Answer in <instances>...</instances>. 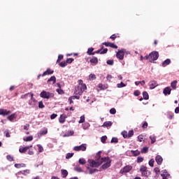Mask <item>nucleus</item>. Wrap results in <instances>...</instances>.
Returning a JSON list of instances; mask_svg holds the SVG:
<instances>
[{
  "mask_svg": "<svg viewBox=\"0 0 179 179\" xmlns=\"http://www.w3.org/2000/svg\"><path fill=\"white\" fill-rule=\"evenodd\" d=\"M87 89L86 84L83 83V80H78V85H76L75 87L74 94L76 95L82 96L83 92Z\"/></svg>",
  "mask_w": 179,
  "mask_h": 179,
  "instance_id": "f257e3e1",
  "label": "nucleus"
},
{
  "mask_svg": "<svg viewBox=\"0 0 179 179\" xmlns=\"http://www.w3.org/2000/svg\"><path fill=\"white\" fill-rule=\"evenodd\" d=\"M159 59V52L153 51L150 52L148 55L144 57V59L150 61V62H153L154 61H157Z\"/></svg>",
  "mask_w": 179,
  "mask_h": 179,
  "instance_id": "f03ea898",
  "label": "nucleus"
},
{
  "mask_svg": "<svg viewBox=\"0 0 179 179\" xmlns=\"http://www.w3.org/2000/svg\"><path fill=\"white\" fill-rule=\"evenodd\" d=\"M101 164L104 163L101 167V169H103V170H106V169H108L110 166H111V160L108 157L101 158Z\"/></svg>",
  "mask_w": 179,
  "mask_h": 179,
  "instance_id": "7ed1b4c3",
  "label": "nucleus"
},
{
  "mask_svg": "<svg viewBox=\"0 0 179 179\" xmlns=\"http://www.w3.org/2000/svg\"><path fill=\"white\" fill-rule=\"evenodd\" d=\"M97 157L99 158L97 161L93 159L88 160L91 167H99V166H101V158L100 155H97Z\"/></svg>",
  "mask_w": 179,
  "mask_h": 179,
  "instance_id": "20e7f679",
  "label": "nucleus"
},
{
  "mask_svg": "<svg viewBox=\"0 0 179 179\" xmlns=\"http://www.w3.org/2000/svg\"><path fill=\"white\" fill-rule=\"evenodd\" d=\"M40 97H42V99H52L54 97V93L47 92V91H42L40 94Z\"/></svg>",
  "mask_w": 179,
  "mask_h": 179,
  "instance_id": "39448f33",
  "label": "nucleus"
},
{
  "mask_svg": "<svg viewBox=\"0 0 179 179\" xmlns=\"http://www.w3.org/2000/svg\"><path fill=\"white\" fill-rule=\"evenodd\" d=\"M125 55V50H118V52L116 54V57L118 59H120L121 61L124 59V56Z\"/></svg>",
  "mask_w": 179,
  "mask_h": 179,
  "instance_id": "423d86ee",
  "label": "nucleus"
},
{
  "mask_svg": "<svg viewBox=\"0 0 179 179\" xmlns=\"http://www.w3.org/2000/svg\"><path fill=\"white\" fill-rule=\"evenodd\" d=\"M86 149H87L86 144H82L79 146H75L73 148V150H75L76 152H80V150L82 152H85Z\"/></svg>",
  "mask_w": 179,
  "mask_h": 179,
  "instance_id": "0eeeda50",
  "label": "nucleus"
},
{
  "mask_svg": "<svg viewBox=\"0 0 179 179\" xmlns=\"http://www.w3.org/2000/svg\"><path fill=\"white\" fill-rule=\"evenodd\" d=\"M132 170V166L127 165L120 170L121 174L129 173Z\"/></svg>",
  "mask_w": 179,
  "mask_h": 179,
  "instance_id": "6e6552de",
  "label": "nucleus"
},
{
  "mask_svg": "<svg viewBox=\"0 0 179 179\" xmlns=\"http://www.w3.org/2000/svg\"><path fill=\"white\" fill-rule=\"evenodd\" d=\"M11 113L12 111L10 110L0 108V115H3V117H5V115H9V114H11Z\"/></svg>",
  "mask_w": 179,
  "mask_h": 179,
  "instance_id": "1a4fd4ad",
  "label": "nucleus"
},
{
  "mask_svg": "<svg viewBox=\"0 0 179 179\" xmlns=\"http://www.w3.org/2000/svg\"><path fill=\"white\" fill-rule=\"evenodd\" d=\"M90 62L91 65H97V64H99V59L96 57H92V58L90 59Z\"/></svg>",
  "mask_w": 179,
  "mask_h": 179,
  "instance_id": "9d476101",
  "label": "nucleus"
},
{
  "mask_svg": "<svg viewBox=\"0 0 179 179\" xmlns=\"http://www.w3.org/2000/svg\"><path fill=\"white\" fill-rule=\"evenodd\" d=\"M52 73H54V70L49 68L42 74V77L47 76V75H52Z\"/></svg>",
  "mask_w": 179,
  "mask_h": 179,
  "instance_id": "9b49d317",
  "label": "nucleus"
},
{
  "mask_svg": "<svg viewBox=\"0 0 179 179\" xmlns=\"http://www.w3.org/2000/svg\"><path fill=\"white\" fill-rule=\"evenodd\" d=\"M163 93L164 96L171 94V88L170 87H166L164 89Z\"/></svg>",
  "mask_w": 179,
  "mask_h": 179,
  "instance_id": "f8f14e48",
  "label": "nucleus"
},
{
  "mask_svg": "<svg viewBox=\"0 0 179 179\" xmlns=\"http://www.w3.org/2000/svg\"><path fill=\"white\" fill-rule=\"evenodd\" d=\"M66 118H68L66 115H64V114L61 115L59 118V122H60V124H64V122H65V120H66Z\"/></svg>",
  "mask_w": 179,
  "mask_h": 179,
  "instance_id": "ddd939ff",
  "label": "nucleus"
},
{
  "mask_svg": "<svg viewBox=\"0 0 179 179\" xmlns=\"http://www.w3.org/2000/svg\"><path fill=\"white\" fill-rule=\"evenodd\" d=\"M155 161L157 163V164L160 165L163 163V157H162V156L160 155H157L155 157Z\"/></svg>",
  "mask_w": 179,
  "mask_h": 179,
  "instance_id": "4468645a",
  "label": "nucleus"
},
{
  "mask_svg": "<svg viewBox=\"0 0 179 179\" xmlns=\"http://www.w3.org/2000/svg\"><path fill=\"white\" fill-rule=\"evenodd\" d=\"M29 149H30V146H26L24 148H20L19 149V152H20V153H26L28 151V150H29Z\"/></svg>",
  "mask_w": 179,
  "mask_h": 179,
  "instance_id": "2eb2a0df",
  "label": "nucleus"
},
{
  "mask_svg": "<svg viewBox=\"0 0 179 179\" xmlns=\"http://www.w3.org/2000/svg\"><path fill=\"white\" fill-rule=\"evenodd\" d=\"M171 64V60L170 59H166L162 64V66L164 68L167 66V65H170Z\"/></svg>",
  "mask_w": 179,
  "mask_h": 179,
  "instance_id": "dca6fc26",
  "label": "nucleus"
},
{
  "mask_svg": "<svg viewBox=\"0 0 179 179\" xmlns=\"http://www.w3.org/2000/svg\"><path fill=\"white\" fill-rule=\"evenodd\" d=\"M155 87H157V82L155 80L150 82V89L153 90Z\"/></svg>",
  "mask_w": 179,
  "mask_h": 179,
  "instance_id": "f3484780",
  "label": "nucleus"
},
{
  "mask_svg": "<svg viewBox=\"0 0 179 179\" xmlns=\"http://www.w3.org/2000/svg\"><path fill=\"white\" fill-rule=\"evenodd\" d=\"M57 85L58 87H59V88H57V89L56 90V92H58V94H64L65 92H64V90H62L61 89V84L57 83Z\"/></svg>",
  "mask_w": 179,
  "mask_h": 179,
  "instance_id": "a211bd4d",
  "label": "nucleus"
},
{
  "mask_svg": "<svg viewBox=\"0 0 179 179\" xmlns=\"http://www.w3.org/2000/svg\"><path fill=\"white\" fill-rule=\"evenodd\" d=\"M61 173H62V177L63 178H66V177H68V171H66L65 169H62Z\"/></svg>",
  "mask_w": 179,
  "mask_h": 179,
  "instance_id": "6ab92c4d",
  "label": "nucleus"
},
{
  "mask_svg": "<svg viewBox=\"0 0 179 179\" xmlns=\"http://www.w3.org/2000/svg\"><path fill=\"white\" fill-rule=\"evenodd\" d=\"M177 83H178V82L177 81V80H173L171 83V87H172V89L173 90H176V89H177Z\"/></svg>",
  "mask_w": 179,
  "mask_h": 179,
  "instance_id": "aec40b11",
  "label": "nucleus"
},
{
  "mask_svg": "<svg viewBox=\"0 0 179 179\" xmlns=\"http://www.w3.org/2000/svg\"><path fill=\"white\" fill-rule=\"evenodd\" d=\"M16 118V113H13L9 116H8L7 119L8 121H13V120H15Z\"/></svg>",
  "mask_w": 179,
  "mask_h": 179,
  "instance_id": "412c9836",
  "label": "nucleus"
},
{
  "mask_svg": "<svg viewBox=\"0 0 179 179\" xmlns=\"http://www.w3.org/2000/svg\"><path fill=\"white\" fill-rule=\"evenodd\" d=\"M14 166L15 169H22L23 167H26V164H15Z\"/></svg>",
  "mask_w": 179,
  "mask_h": 179,
  "instance_id": "4be33fe9",
  "label": "nucleus"
},
{
  "mask_svg": "<svg viewBox=\"0 0 179 179\" xmlns=\"http://www.w3.org/2000/svg\"><path fill=\"white\" fill-rule=\"evenodd\" d=\"M93 51H94V48H88V50H87V54L88 55H94V53Z\"/></svg>",
  "mask_w": 179,
  "mask_h": 179,
  "instance_id": "5701e85b",
  "label": "nucleus"
},
{
  "mask_svg": "<svg viewBox=\"0 0 179 179\" xmlns=\"http://www.w3.org/2000/svg\"><path fill=\"white\" fill-rule=\"evenodd\" d=\"M111 125H113V122H111L110 121H108V122H105L102 125V127H106V128H108L111 127Z\"/></svg>",
  "mask_w": 179,
  "mask_h": 179,
  "instance_id": "b1692460",
  "label": "nucleus"
},
{
  "mask_svg": "<svg viewBox=\"0 0 179 179\" xmlns=\"http://www.w3.org/2000/svg\"><path fill=\"white\" fill-rule=\"evenodd\" d=\"M48 134V129L47 128H44L43 130L41 131L40 136H43V135H47Z\"/></svg>",
  "mask_w": 179,
  "mask_h": 179,
  "instance_id": "393cba45",
  "label": "nucleus"
},
{
  "mask_svg": "<svg viewBox=\"0 0 179 179\" xmlns=\"http://www.w3.org/2000/svg\"><path fill=\"white\" fill-rule=\"evenodd\" d=\"M131 152L133 156H135V157L139 156L141 155V152L139 150H131Z\"/></svg>",
  "mask_w": 179,
  "mask_h": 179,
  "instance_id": "a878e982",
  "label": "nucleus"
},
{
  "mask_svg": "<svg viewBox=\"0 0 179 179\" xmlns=\"http://www.w3.org/2000/svg\"><path fill=\"white\" fill-rule=\"evenodd\" d=\"M161 176L162 177H170V174L169 173V172H167L166 170H164Z\"/></svg>",
  "mask_w": 179,
  "mask_h": 179,
  "instance_id": "bb28decb",
  "label": "nucleus"
},
{
  "mask_svg": "<svg viewBox=\"0 0 179 179\" xmlns=\"http://www.w3.org/2000/svg\"><path fill=\"white\" fill-rule=\"evenodd\" d=\"M48 82H53V85H54V83L57 82V78H55V76H53L50 79H48Z\"/></svg>",
  "mask_w": 179,
  "mask_h": 179,
  "instance_id": "cd10ccee",
  "label": "nucleus"
},
{
  "mask_svg": "<svg viewBox=\"0 0 179 179\" xmlns=\"http://www.w3.org/2000/svg\"><path fill=\"white\" fill-rule=\"evenodd\" d=\"M143 96L144 100H149V94H148L147 92H143Z\"/></svg>",
  "mask_w": 179,
  "mask_h": 179,
  "instance_id": "c85d7f7f",
  "label": "nucleus"
},
{
  "mask_svg": "<svg viewBox=\"0 0 179 179\" xmlns=\"http://www.w3.org/2000/svg\"><path fill=\"white\" fill-rule=\"evenodd\" d=\"M20 173L21 174H23V176H27V174H30V170L27 169V170L21 171Z\"/></svg>",
  "mask_w": 179,
  "mask_h": 179,
  "instance_id": "c756f323",
  "label": "nucleus"
},
{
  "mask_svg": "<svg viewBox=\"0 0 179 179\" xmlns=\"http://www.w3.org/2000/svg\"><path fill=\"white\" fill-rule=\"evenodd\" d=\"M89 78H90V80H96V79H97V77L94 74L91 73L89 76Z\"/></svg>",
  "mask_w": 179,
  "mask_h": 179,
  "instance_id": "7c9ffc66",
  "label": "nucleus"
},
{
  "mask_svg": "<svg viewBox=\"0 0 179 179\" xmlns=\"http://www.w3.org/2000/svg\"><path fill=\"white\" fill-rule=\"evenodd\" d=\"M150 139L151 141L152 144L155 143V142H156V136H155V135L150 136Z\"/></svg>",
  "mask_w": 179,
  "mask_h": 179,
  "instance_id": "2f4dec72",
  "label": "nucleus"
},
{
  "mask_svg": "<svg viewBox=\"0 0 179 179\" xmlns=\"http://www.w3.org/2000/svg\"><path fill=\"white\" fill-rule=\"evenodd\" d=\"M167 117L169 120H171L172 118L174 117V113H171V112H168L167 113Z\"/></svg>",
  "mask_w": 179,
  "mask_h": 179,
  "instance_id": "473e14b6",
  "label": "nucleus"
},
{
  "mask_svg": "<svg viewBox=\"0 0 179 179\" xmlns=\"http://www.w3.org/2000/svg\"><path fill=\"white\" fill-rule=\"evenodd\" d=\"M38 150L40 153H42V152H44V148H43V146H41V145L38 144Z\"/></svg>",
  "mask_w": 179,
  "mask_h": 179,
  "instance_id": "72a5a7b5",
  "label": "nucleus"
},
{
  "mask_svg": "<svg viewBox=\"0 0 179 179\" xmlns=\"http://www.w3.org/2000/svg\"><path fill=\"white\" fill-rule=\"evenodd\" d=\"M148 171V167L143 165L141 166V169H140L141 173H143L144 171Z\"/></svg>",
  "mask_w": 179,
  "mask_h": 179,
  "instance_id": "f704fd0d",
  "label": "nucleus"
},
{
  "mask_svg": "<svg viewBox=\"0 0 179 179\" xmlns=\"http://www.w3.org/2000/svg\"><path fill=\"white\" fill-rule=\"evenodd\" d=\"M149 152V148L148 147H143L141 150V153H148Z\"/></svg>",
  "mask_w": 179,
  "mask_h": 179,
  "instance_id": "c9c22d12",
  "label": "nucleus"
},
{
  "mask_svg": "<svg viewBox=\"0 0 179 179\" xmlns=\"http://www.w3.org/2000/svg\"><path fill=\"white\" fill-rule=\"evenodd\" d=\"M142 176L143 177H148V176H149V174H150V172L145 171L144 172H141Z\"/></svg>",
  "mask_w": 179,
  "mask_h": 179,
  "instance_id": "e433bc0d",
  "label": "nucleus"
},
{
  "mask_svg": "<svg viewBox=\"0 0 179 179\" xmlns=\"http://www.w3.org/2000/svg\"><path fill=\"white\" fill-rule=\"evenodd\" d=\"M122 135L124 139L128 138V132L127 131H124L122 132Z\"/></svg>",
  "mask_w": 179,
  "mask_h": 179,
  "instance_id": "4c0bfd02",
  "label": "nucleus"
},
{
  "mask_svg": "<svg viewBox=\"0 0 179 179\" xmlns=\"http://www.w3.org/2000/svg\"><path fill=\"white\" fill-rule=\"evenodd\" d=\"M24 141H25V142H31V141H33V136H27L26 139H24Z\"/></svg>",
  "mask_w": 179,
  "mask_h": 179,
  "instance_id": "58836bf2",
  "label": "nucleus"
},
{
  "mask_svg": "<svg viewBox=\"0 0 179 179\" xmlns=\"http://www.w3.org/2000/svg\"><path fill=\"white\" fill-rule=\"evenodd\" d=\"M125 86H127V85L124 84V83H122V82L117 84V87H118V88L125 87Z\"/></svg>",
  "mask_w": 179,
  "mask_h": 179,
  "instance_id": "ea45409f",
  "label": "nucleus"
},
{
  "mask_svg": "<svg viewBox=\"0 0 179 179\" xmlns=\"http://www.w3.org/2000/svg\"><path fill=\"white\" fill-rule=\"evenodd\" d=\"M128 138H131V136H134V130H130L127 133Z\"/></svg>",
  "mask_w": 179,
  "mask_h": 179,
  "instance_id": "a19ab883",
  "label": "nucleus"
},
{
  "mask_svg": "<svg viewBox=\"0 0 179 179\" xmlns=\"http://www.w3.org/2000/svg\"><path fill=\"white\" fill-rule=\"evenodd\" d=\"M66 65H68L66 62H62L59 63V66H61L62 68H65V66H66Z\"/></svg>",
  "mask_w": 179,
  "mask_h": 179,
  "instance_id": "79ce46f5",
  "label": "nucleus"
},
{
  "mask_svg": "<svg viewBox=\"0 0 179 179\" xmlns=\"http://www.w3.org/2000/svg\"><path fill=\"white\" fill-rule=\"evenodd\" d=\"M111 143H118V138L113 137L110 141Z\"/></svg>",
  "mask_w": 179,
  "mask_h": 179,
  "instance_id": "37998d69",
  "label": "nucleus"
},
{
  "mask_svg": "<svg viewBox=\"0 0 179 179\" xmlns=\"http://www.w3.org/2000/svg\"><path fill=\"white\" fill-rule=\"evenodd\" d=\"M73 61H75V59H73V58H69L66 59V64H72V62H73Z\"/></svg>",
  "mask_w": 179,
  "mask_h": 179,
  "instance_id": "c03bdc74",
  "label": "nucleus"
},
{
  "mask_svg": "<svg viewBox=\"0 0 179 179\" xmlns=\"http://www.w3.org/2000/svg\"><path fill=\"white\" fill-rule=\"evenodd\" d=\"M79 163L83 165L86 163V159H85L84 158H80L79 159Z\"/></svg>",
  "mask_w": 179,
  "mask_h": 179,
  "instance_id": "a18cd8bd",
  "label": "nucleus"
},
{
  "mask_svg": "<svg viewBox=\"0 0 179 179\" xmlns=\"http://www.w3.org/2000/svg\"><path fill=\"white\" fill-rule=\"evenodd\" d=\"M44 107H45V106H44V103H43V101H39L38 102V108H44Z\"/></svg>",
  "mask_w": 179,
  "mask_h": 179,
  "instance_id": "49530a36",
  "label": "nucleus"
},
{
  "mask_svg": "<svg viewBox=\"0 0 179 179\" xmlns=\"http://www.w3.org/2000/svg\"><path fill=\"white\" fill-rule=\"evenodd\" d=\"M6 159L7 160H8V162H13V157H12L11 155H7L6 156Z\"/></svg>",
  "mask_w": 179,
  "mask_h": 179,
  "instance_id": "de8ad7c7",
  "label": "nucleus"
},
{
  "mask_svg": "<svg viewBox=\"0 0 179 179\" xmlns=\"http://www.w3.org/2000/svg\"><path fill=\"white\" fill-rule=\"evenodd\" d=\"M79 124H83L85 122V115H82L80 117V120H79Z\"/></svg>",
  "mask_w": 179,
  "mask_h": 179,
  "instance_id": "09e8293b",
  "label": "nucleus"
},
{
  "mask_svg": "<svg viewBox=\"0 0 179 179\" xmlns=\"http://www.w3.org/2000/svg\"><path fill=\"white\" fill-rule=\"evenodd\" d=\"M76 171H78V173H82L83 172V170L82 169V168L79 167V166H76L75 168Z\"/></svg>",
  "mask_w": 179,
  "mask_h": 179,
  "instance_id": "8fccbe9b",
  "label": "nucleus"
},
{
  "mask_svg": "<svg viewBox=\"0 0 179 179\" xmlns=\"http://www.w3.org/2000/svg\"><path fill=\"white\" fill-rule=\"evenodd\" d=\"M101 141L102 143H106V141H107V137L106 136H103L101 138Z\"/></svg>",
  "mask_w": 179,
  "mask_h": 179,
  "instance_id": "3c124183",
  "label": "nucleus"
},
{
  "mask_svg": "<svg viewBox=\"0 0 179 179\" xmlns=\"http://www.w3.org/2000/svg\"><path fill=\"white\" fill-rule=\"evenodd\" d=\"M99 171V170L96 169H90V174H94V173Z\"/></svg>",
  "mask_w": 179,
  "mask_h": 179,
  "instance_id": "603ef678",
  "label": "nucleus"
},
{
  "mask_svg": "<svg viewBox=\"0 0 179 179\" xmlns=\"http://www.w3.org/2000/svg\"><path fill=\"white\" fill-rule=\"evenodd\" d=\"M29 96H30V97H31V101H34V103H36V101H37L36 100V99H34V94H29Z\"/></svg>",
  "mask_w": 179,
  "mask_h": 179,
  "instance_id": "864d4df0",
  "label": "nucleus"
},
{
  "mask_svg": "<svg viewBox=\"0 0 179 179\" xmlns=\"http://www.w3.org/2000/svg\"><path fill=\"white\" fill-rule=\"evenodd\" d=\"M149 166H150V167H153V166H155V160L154 159H150L149 161Z\"/></svg>",
  "mask_w": 179,
  "mask_h": 179,
  "instance_id": "5fc2aeb1",
  "label": "nucleus"
},
{
  "mask_svg": "<svg viewBox=\"0 0 179 179\" xmlns=\"http://www.w3.org/2000/svg\"><path fill=\"white\" fill-rule=\"evenodd\" d=\"M71 97H72V99H73V100H75V99H76V100H79V99H80V95H74V96H71Z\"/></svg>",
  "mask_w": 179,
  "mask_h": 179,
  "instance_id": "6e6d98bb",
  "label": "nucleus"
},
{
  "mask_svg": "<svg viewBox=\"0 0 179 179\" xmlns=\"http://www.w3.org/2000/svg\"><path fill=\"white\" fill-rule=\"evenodd\" d=\"M106 64H108V65H114V60L108 59L107 60Z\"/></svg>",
  "mask_w": 179,
  "mask_h": 179,
  "instance_id": "4d7b16f0",
  "label": "nucleus"
},
{
  "mask_svg": "<svg viewBox=\"0 0 179 179\" xmlns=\"http://www.w3.org/2000/svg\"><path fill=\"white\" fill-rule=\"evenodd\" d=\"M29 96H30V93L25 94L21 96V99H27V97H29Z\"/></svg>",
  "mask_w": 179,
  "mask_h": 179,
  "instance_id": "13d9d810",
  "label": "nucleus"
},
{
  "mask_svg": "<svg viewBox=\"0 0 179 179\" xmlns=\"http://www.w3.org/2000/svg\"><path fill=\"white\" fill-rule=\"evenodd\" d=\"M142 162H143V157H137V163H142Z\"/></svg>",
  "mask_w": 179,
  "mask_h": 179,
  "instance_id": "bf43d9fd",
  "label": "nucleus"
},
{
  "mask_svg": "<svg viewBox=\"0 0 179 179\" xmlns=\"http://www.w3.org/2000/svg\"><path fill=\"white\" fill-rule=\"evenodd\" d=\"M138 142H143V135H139L138 136Z\"/></svg>",
  "mask_w": 179,
  "mask_h": 179,
  "instance_id": "052dcab7",
  "label": "nucleus"
},
{
  "mask_svg": "<svg viewBox=\"0 0 179 179\" xmlns=\"http://www.w3.org/2000/svg\"><path fill=\"white\" fill-rule=\"evenodd\" d=\"M73 134H74L73 131H70L67 134H64V136H72Z\"/></svg>",
  "mask_w": 179,
  "mask_h": 179,
  "instance_id": "680f3d73",
  "label": "nucleus"
},
{
  "mask_svg": "<svg viewBox=\"0 0 179 179\" xmlns=\"http://www.w3.org/2000/svg\"><path fill=\"white\" fill-rule=\"evenodd\" d=\"M109 47H110L111 48H115V49L118 48V46H117V45H115V44L113 43H110Z\"/></svg>",
  "mask_w": 179,
  "mask_h": 179,
  "instance_id": "e2e57ef3",
  "label": "nucleus"
},
{
  "mask_svg": "<svg viewBox=\"0 0 179 179\" xmlns=\"http://www.w3.org/2000/svg\"><path fill=\"white\" fill-rule=\"evenodd\" d=\"M73 156V153H68L66 156V159H71Z\"/></svg>",
  "mask_w": 179,
  "mask_h": 179,
  "instance_id": "0e129e2a",
  "label": "nucleus"
},
{
  "mask_svg": "<svg viewBox=\"0 0 179 179\" xmlns=\"http://www.w3.org/2000/svg\"><path fill=\"white\" fill-rule=\"evenodd\" d=\"M115 113H117V110H115V108H112L110 110V114H115Z\"/></svg>",
  "mask_w": 179,
  "mask_h": 179,
  "instance_id": "69168bd1",
  "label": "nucleus"
},
{
  "mask_svg": "<svg viewBox=\"0 0 179 179\" xmlns=\"http://www.w3.org/2000/svg\"><path fill=\"white\" fill-rule=\"evenodd\" d=\"M142 128L143 129L148 128V122H143Z\"/></svg>",
  "mask_w": 179,
  "mask_h": 179,
  "instance_id": "338daca9",
  "label": "nucleus"
},
{
  "mask_svg": "<svg viewBox=\"0 0 179 179\" xmlns=\"http://www.w3.org/2000/svg\"><path fill=\"white\" fill-rule=\"evenodd\" d=\"M134 96H139V94H141V91H139V90H136V91H134Z\"/></svg>",
  "mask_w": 179,
  "mask_h": 179,
  "instance_id": "774afa93",
  "label": "nucleus"
}]
</instances>
